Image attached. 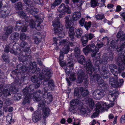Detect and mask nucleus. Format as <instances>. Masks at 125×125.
<instances>
[{
  "mask_svg": "<svg viewBox=\"0 0 125 125\" xmlns=\"http://www.w3.org/2000/svg\"><path fill=\"white\" fill-rule=\"evenodd\" d=\"M19 61L21 62L24 65L19 64L17 66V68L21 70L23 73L21 75V79L19 78L18 75L21 74L18 70H13L10 76L13 78L15 77L14 79V83L17 85L21 86L23 84H26L28 83L29 76H31L32 73H35L38 74L40 72L41 69L37 68L36 63L35 62H30L25 57H18Z\"/></svg>",
  "mask_w": 125,
  "mask_h": 125,
  "instance_id": "1",
  "label": "nucleus"
},
{
  "mask_svg": "<svg viewBox=\"0 0 125 125\" xmlns=\"http://www.w3.org/2000/svg\"><path fill=\"white\" fill-rule=\"evenodd\" d=\"M97 57H95L94 58V59L95 60V65L94 66L92 67V64L91 62L89 59L86 62L85 65V68L86 69V73L89 74L90 76L91 77L90 78V81L91 80H93L94 79L93 78V75H92L93 73L92 70H93L94 72L95 73H98L100 74L101 72V70L99 68L100 66L101 65L104 64V65L106 64L108 62V60L109 59L110 61H112L113 58V54L112 52L109 53V56L104 57L102 60H100V54H99Z\"/></svg>",
  "mask_w": 125,
  "mask_h": 125,
  "instance_id": "2",
  "label": "nucleus"
},
{
  "mask_svg": "<svg viewBox=\"0 0 125 125\" xmlns=\"http://www.w3.org/2000/svg\"><path fill=\"white\" fill-rule=\"evenodd\" d=\"M109 71L107 67L103 66L100 73V75L101 77L98 74L95 73L94 74L93 76V78L94 79V80H96L99 86L101 88L103 87V88L105 90L107 89V88H108V86L106 83L104 82V80L101 78L103 77L104 79L108 78L109 77Z\"/></svg>",
  "mask_w": 125,
  "mask_h": 125,
  "instance_id": "3",
  "label": "nucleus"
},
{
  "mask_svg": "<svg viewBox=\"0 0 125 125\" xmlns=\"http://www.w3.org/2000/svg\"><path fill=\"white\" fill-rule=\"evenodd\" d=\"M48 89L46 87L43 88L42 91L40 90H38L33 93L32 95L36 101H39L41 100H45L44 98L47 99V101L50 103L53 100V97L50 92H47Z\"/></svg>",
  "mask_w": 125,
  "mask_h": 125,
  "instance_id": "4",
  "label": "nucleus"
},
{
  "mask_svg": "<svg viewBox=\"0 0 125 125\" xmlns=\"http://www.w3.org/2000/svg\"><path fill=\"white\" fill-rule=\"evenodd\" d=\"M17 85L14 83V81L13 83L11 84L6 85L4 88L3 91H2L3 86L2 84H0V95H3L5 97H6L11 95L10 91H11L13 93H16L17 92V90L16 86Z\"/></svg>",
  "mask_w": 125,
  "mask_h": 125,
  "instance_id": "5",
  "label": "nucleus"
},
{
  "mask_svg": "<svg viewBox=\"0 0 125 125\" xmlns=\"http://www.w3.org/2000/svg\"><path fill=\"white\" fill-rule=\"evenodd\" d=\"M66 23L65 26L67 29L69 28L68 33L69 36L70 38V40L73 42H71L70 43V45L71 46H73L74 44H76V40H75L74 37V28L71 26V25H73V23L72 22V21L70 20L69 18L68 17H66L65 20Z\"/></svg>",
  "mask_w": 125,
  "mask_h": 125,
  "instance_id": "6",
  "label": "nucleus"
},
{
  "mask_svg": "<svg viewBox=\"0 0 125 125\" xmlns=\"http://www.w3.org/2000/svg\"><path fill=\"white\" fill-rule=\"evenodd\" d=\"M32 15L34 16V17L36 19V20L34 21L30 17H26L25 21L27 22H30L29 26L31 28H34L37 26L36 29L38 31L41 30L40 24L43 21V20L39 18L38 16Z\"/></svg>",
  "mask_w": 125,
  "mask_h": 125,
  "instance_id": "7",
  "label": "nucleus"
},
{
  "mask_svg": "<svg viewBox=\"0 0 125 125\" xmlns=\"http://www.w3.org/2000/svg\"><path fill=\"white\" fill-rule=\"evenodd\" d=\"M46 103L45 100H41L39 102L38 106L40 110H42V115L43 118L42 123L43 124H45L46 119L50 114V110L48 107H45Z\"/></svg>",
  "mask_w": 125,
  "mask_h": 125,
  "instance_id": "8",
  "label": "nucleus"
},
{
  "mask_svg": "<svg viewBox=\"0 0 125 125\" xmlns=\"http://www.w3.org/2000/svg\"><path fill=\"white\" fill-rule=\"evenodd\" d=\"M68 41L66 40H63L60 42L59 43V45H61L62 46H64L63 47V51H61L59 58L60 61H62L63 58L64 54L68 53L69 51V49H70L69 46V44H68Z\"/></svg>",
  "mask_w": 125,
  "mask_h": 125,
  "instance_id": "9",
  "label": "nucleus"
},
{
  "mask_svg": "<svg viewBox=\"0 0 125 125\" xmlns=\"http://www.w3.org/2000/svg\"><path fill=\"white\" fill-rule=\"evenodd\" d=\"M56 19H57V20L56 21H55V22L53 23L52 24L54 27V32L55 34H58L60 38H62L64 35V33L63 32H62L63 28L61 26H60V21L58 19V17L55 19V20Z\"/></svg>",
  "mask_w": 125,
  "mask_h": 125,
  "instance_id": "10",
  "label": "nucleus"
},
{
  "mask_svg": "<svg viewBox=\"0 0 125 125\" xmlns=\"http://www.w3.org/2000/svg\"><path fill=\"white\" fill-rule=\"evenodd\" d=\"M83 52L86 55H87L88 53L90 52L94 53L93 54V56L96 57L97 56L96 54V53L99 51V50L96 48V46L94 44H92L90 45L87 46L85 48L83 49Z\"/></svg>",
  "mask_w": 125,
  "mask_h": 125,
  "instance_id": "11",
  "label": "nucleus"
},
{
  "mask_svg": "<svg viewBox=\"0 0 125 125\" xmlns=\"http://www.w3.org/2000/svg\"><path fill=\"white\" fill-rule=\"evenodd\" d=\"M26 6L28 7H26V10L29 13L31 14L32 15H35L39 12V9L35 8L33 5L30 4V0H23Z\"/></svg>",
  "mask_w": 125,
  "mask_h": 125,
  "instance_id": "12",
  "label": "nucleus"
},
{
  "mask_svg": "<svg viewBox=\"0 0 125 125\" xmlns=\"http://www.w3.org/2000/svg\"><path fill=\"white\" fill-rule=\"evenodd\" d=\"M52 70L49 69H43L42 73H40L39 78L41 80L44 79L46 81L49 80L52 76Z\"/></svg>",
  "mask_w": 125,
  "mask_h": 125,
  "instance_id": "13",
  "label": "nucleus"
},
{
  "mask_svg": "<svg viewBox=\"0 0 125 125\" xmlns=\"http://www.w3.org/2000/svg\"><path fill=\"white\" fill-rule=\"evenodd\" d=\"M28 45L27 43L24 41H22L21 43V48H25V49L22 51H21L22 55L21 57H25L26 56L31 57L30 55L31 53V50L30 48L27 47Z\"/></svg>",
  "mask_w": 125,
  "mask_h": 125,
  "instance_id": "14",
  "label": "nucleus"
},
{
  "mask_svg": "<svg viewBox=\"0 0 125 125\" xmlns=\"http://www.w3.org/2000/svg\"><path fill=\"white\" fill-rule=\"evenodd\" d=\"M80 101L78 99H75L73 100L70 102L71 106L69 108V111L73 114L76 113L78 109Z\"/></svg>",
  "mask_w": 125,
  "mask_h": 125,
  "instance_id": "15",
  "label": "nucleus"
},
{
  "mask_svg": "<svg viewBox=\"0 0 125 125\" xmlns=\"http://www.w3.org/2000/svg\"><path fill=\"white\" fill-rule=\"evenodd\" d=\"M102 89H96L94 90L93 93V96L95 99L98 100L104 97V90H107L108 87L107 88V89H104L103 87H102Z\"/></svg>",
  "mask_w": 125,
  "mask_h": 125,
  "instance_id": "16",
  "label": "nucleus"
},
{
  "mask_svg": "<svg viewBox=\"0 0 125 125\" xmlns=\"http://www.w3.org/2000/svg\"><path fill=\"white\" fill-rule=\"evenodd\" d=\"M117 42L116 40H113L111 41L110 44L112 48L113 49H116L117 51L118 52H124L125 51V44L124 43L122 44L119 48L116 45ZM122 53V52H121Z\"/></svg>",
  "mask_w": 125,
  "mask_h": 125,
  "instance_id": "17",
  "label": "nucleus"
},
{
  "mask_svg": "<svg viewBox=\"0 0 125 125\" xmlns=\"http://www.w3.org/2000/svg\"><path fill=\"white\" fill-rule=\"evenodd\" d=\"M104 109V107L102 106L100 103H98L95 105V112L91 116V118H94L97 117L99 114V112L101 111L103 112Z\"/></svg>",
  "mask_w": 125,
  "mask_h": 125,
  "instance_id": "18",
  "label": "nucleus"
},
{
  "mask_svg": "<svg viewBox=\"0 0 125 125\" xmlns=\"http://www.w3.org/2000/svg\"><path fill=\"white\" fill-rule=\"evenodd\" d=\"M42 118L41 112L38 110L34 112L32 115V120L35 123H37L41 120Z\"/></svg>",
  "mask_w": 125,
  "mask_h": 125,
  "instance_id": "19",
  "label": "nucleus"
},
{
  "mask_svg": "<svg viewBox=\"0 0 125 125\" xmlns=\"http://www.w3.org/2000/svg\"><path fill=\"white\" fill-rule=\"evenodd\" d=\"M58 10L60 12H63L68 14H70L71 12L70 8L68 5H65L64 3H62L58 8Z\"/></svg>",
  "mask_w": 125,
  "mask_h": 125,
  "instance_id": "20",
  "label": "nucleus"
},
{
  "mask_svg": "<svg viewBox=\"0 0 125 125\" xmlns=\"http://www.w3.org/2000/svg\"><path fill=\"white\" fill-rule=\"evenodd\" d=\"M123 55V58L119 57V59H120L121 61H118V64L119 65V70L120 71H121L125 68V50Z\"/></svg>",
  "mask_w": 125,
  "mask_h": 125,
  "instance_id": "21",
  "label": "nucleus"
},
{
  "mask_svg": "<svg viewBox=\"0 0 125 125\" xmlns=\"http://www.w3.org/2000/svg\"><path fill=\"white\" fill-rule=\"evenodd\" d=\"M18 44H14L13 46V49H10L9 51L11 53L15 55L20 54L21 56V52H21V49L18 46Z\"/></svg>",
  "mask_w": 125,
  "mask_h": 125,
  "instance_id": "22",
  "label": "nucleus"
},
{
  "mask_svg": "<svg viewBox=\"0 0 125 125\" xmlns=\"http://www.w3.org/2000/svg\"><path fill=\"white\" fill-rule=\"evenodd\" d=\"M73 64L71 62H68L67 66L66 68L65 69V72L66 73V75L67 76H69L70 72L72 71L73 69Z\"/></svg>",
  "mask_w": 125,
  "mask_h": 125,
  "instance_id": "23",
  "label": "nucleus"
},
{
  "mask_svg": "<svg viewBox=\"0 0 125 125\" xmlns=\"http://www.w3.org/2000/svg\"><path fill=\"white\" fill-rule=\"evenodd\" d=\"M118 78L117 77H110L109 79V83L112 86L114 87H116L119 85V82H118Z\"/></svg>",
  "mask_w": 125,
  "mask_h": 125,
  "instance_id": "24",
  "label": "nucleus"
},
{
  "mask_svg": "<svg viewBox=\"0 0 125 125\" xmlns=\"http://www.w3.org/2000/svg\"><path fill=\"white\" fill-rule=\"evenodd\" d=\"M34 34L36 35L35 36V37L34 38V42L35 43L37 44L40 42L42 39L41 34L38 31H35L34 32Z\"/></svg>",
  "mask_w": 125,
  "mask_h": 125,
  "instance_id": "25",
  "label": "nucleus"
},
{
  "mask_svg": "<svg viewBox=\"0 0 125 125\" xmlns=\"http://www.w3.org/2000/svg\"><path fill=\"white\" fill-rule=\"evenodd\" d=\"M84 73L83 70L81 69L78 71L77 74L78 75V81L79 83H81L83 81L84 79Z\"/></svg>",
  "mask_w": 125,
  "mask_h": 125,
  "instance_id": "26",
  "label": "nucleus"
},
{
  "mask_svg": "<svg viewBox=\"0 0 125 125\" xmlns=\"http://www.w3.org/2000/svg\"><path fill=\"white\" fill-rule=\"evenodd\" d=\"M80 89H79L78 88H76L74 90V96L76 99H78L79 101H80V97H81V92L80 91Z\"/></svg>",
  "mask_w": 125,
  "mask_h": 125,
  "instance_id": "27",
  "label": "nucleus"
},
{
  "mask_svg": "<svg viewBox=\"0 0 125 125\" xmlns=\"http://www.w3.org/2000/svg\"><path fill=\"white\" fill-rule=\"evenodd\" d=\"M81 14L80 11L74 12L72 16V18L73 20L76 21L81 18Z\"/></svg>",
  "mask_w": 125,
  "mask_h": 125,
  "instance_id": "28",
  "label": "nucleus"
},
{
  "mask_svg": "<svg viewBox=\"0 0 125 125\" xmlns=\"http://www.w3.org/2000/svg\"><path fill=\"white\" fill-rule=\"evenodd\" d=\"M77 58V59L78 62L81 64L84 65L85 67V65L86 62L85 63L86 61V59L84 56L83 55H81L80 56H79L78 58Z\"/></svg>",
  "mask_w": 125,
  "mask_h": 125,
  "instance_id": "29",
  "label": "nucleus"
},
{
  "mask_svg": "<svg viewBox=\"0 0 125 125\" xmlns=\"http://www.w3.org/2000/svg\"><path fill=\"white\" fill-rule=\"evenodd\" d=\"M119 57H118L117 59V62L116 63L117 64V65H118V71H117L115 70V69H113V70H110L111 72L114 75V76H115V77H117V74H118V72L120 73H121V72H122L123 71H124L125 69L123 70H122L121 71H120L119 70V65H118V61H120V62L121 61L120 60V59H119ZM115 70L116 69H115Z\"/></svg>",
  "mask_w": 125,
  "mask_h": 125,
  "instance_id": "30",
  "label": "nucleus"
},
{
  "mask_svg": "<svg viewBox=\"0 0 125 125\" xmlns=\"http://www.w3.org/2000/svg\"><path fill=\"white\" fill-rule=\"evenodd\" d=\"M83 31L81 28L75 30L74 35L77 38H80L82 35Z\"/></svg>",
  "mask_w": 125,
  "mask_h": 125,
  "instance_id": "31",
  "label": "nucleus"
},
{
  "mask_svg": "<svg viewBox=\"0 0 125 125\" xmlns=\"http://www.w3.org/2000/svg\"><path fill=\"white\" fill-rule=\"evenodd\" d=\"M32 94H32H31V95H29V96H25L22 102V104L25 105L26 104L29 103L30 102V98L33 99L35 100V99L33 98L34 97H33L32 96V97L31 96L32 95Z\"/></svg>",
  "mask_w": 125,
  "mask_h": 125,
  "instance_id": "32",
  "label": "nucleus"
},
{
  "mask_svg": "<svg viewBox=\"0 0 125 125\" xmlns=\"http://www.w3.org/2000/svg\"><path fill=\"white\" fill-rule=\"evenodd\" d=\"M83 103L80 101L78 106V110H80V112L82 114L84 115L86 113V111L85 109L83 108Z\"/></svg>",
  "mask_w": 125,
  "mask_h": 125,
  "instance_id": "33",
  "label": "nucleus"
},
{
  "mask_svg": "<svg viewBox=\"0 0 125 125\" xmlns=\"http://www.w3.org/2000/svg\"><path fill=\"white\" fill-rule=\"evenodd\" d=\"M13 28V27L11 26H9L7 27H5L4 29L5 33L9 35L12 32Z\"/></svg>",
  "mask_w": 125,
  "mask_h": 125,
  "instance_id": "34",
  "label": "nucleus"
},
{
  "mask_svg": "<svg viewBox=\"0 0 125 125\" xmlns=\"http://www.w3.org/2000/svg\"><path fill=\"white\" fill-rule=\"evenodd\" d=\"M87 104L89 105L90 108L93 109L94 106V103L93 99L91 98H89L87 100Z\"/></svg>",
  "mask_w": 125,
  "mask_h": 125,
  "instance_id": "35",
  "label": "nucleus"
},
{
  "mask_svg": "<svg viewBox=\"0 0 125 125\" xmlns=\"http://www.w3.org/2000/svg\"><path fill=\"white\" fill-rule=\"evenodd\" d=\"M16 25L15 27V30L16 31H20L22 28V24L21 21H17L16 22Z\"/></svg>",
  "mask_w": 125,
  "mask_h": 125,
  "instance_id": "36",
  "label": "nucleus"
},
{
  "mask_svg": "<svg viewBox=\"0 0 125 125\" xmlns=\"http://www.w3.org/2000/svg\"><path fill=\"white\" fill-rule=\"evenodd\" d=\"M116 37L118 38H121V41H124L125 40V34H123L121 31H119L117 33Z\"/></svg>",
  "mask_w": 125,
  "mask_h": 125,
  "instance_id": "37",
  "label": "nucleus"
},
{
  "mask_svg": "<svg viewBox=\"0 0 125 125\" xmlns=\"http://www.w3.org/2000/svg\"><path fill=\"white\" fill-rule=\"evenodd\" d=\"M81 95V97L85 96L87 95L88 94V91L87 90H85L83 87L80 88Z\"/></svg>",
  "mask_w": 125,
  "mask_h": 125,
  "instance_id": "38",
  "label": "nucleus"
},
{
  "mask_svg": "<svg viewBox=\"0 0 125 125\" xmlns=\"http://www.w3.org/2000/svg\"><path fill=\"white\" fill-rule=\"evenodd\" d=\"M88 40L86 34L82 37L81 41L82 43V45L83 46H86V43L88 42Z\"/></svg>",
  "mask_w": 125,
  "mask_h": 125,
  "instance_id": "39",
  "label": "nucleus"
},
{
  "mask_svg": "<svg viewBox=\"0 0 125 125\" xmlns=\"http://www.w3.org/2000/svg\"><path fill=\"white\" fill-rule=\"evenodd\" d=\"M9 12L8 10H1L0 11L1 17L5 18L9 15Z\"/></svg>",
  "mask_w": 125,
  "mask_h": 125,
  "instance_id": "40",
  "label": "nucleus"
},
{
  "mask_svg": "<svg viewBox=\"0 0 125 125\" xmlns=\"http://www.w3.org/2000/svg\"><path fill=\"white\" fill-rule=\"evenodd\" d=\"M48 85L49 88H51L52 90H53L54 88L55 85L54 81L52 79H51L49 81Z\"/></svg>",
  "mask_w": 125,
  "mask_h": 125,
  "instance_id": "41",
  "label": "nucleus"
},
{
  "mask_svg": "<svg viewBox=\"0 0 125 125\" xmlns=\"http://www.w3.org/2000/svg\"><path fill=\"white\" fill-rule=\"evenodd\" d=\"M22 92L24 94L25 96H28L31 95V94H32V93H31L29 92L28 87H25L24 88L23 91Z\"/></svg>",
  "mask_w": 125,
  "mask_h": 125,
  "instance_id": "42",
  "label": "nucleus"
},
{
  "mask_svg": "<svg viewBox=\"0 0 125 125\" xmlns=\"http://www.w3.org/2000/svg\"><path fill=\"white\" fill-rule=\"evenodd\" d=\"M19 37V33L18 32H14L10 36V38L11 39L14 40L18 38Z\"/></svg>",
  "mask_w": 125,
  "mask_h": 125,
  "instance_id": "43",
  "label": "nucleus"
},
{
  "mask_svg": "<svg viewBox=\"0 0 125 125\" xmlns=\"http://www.w3.org/2000/svg\"><path fill=\"white\" fill-rule=\"evenodd\" d=\"M3 59L5 62L7 63H8L10 62L8 55L4 53L2 55Z\"/></svg>",
  "mask_w": 125,
  "mask_h": 125,
  "instance_id": "44",
  "label": "nucleus"
},
{
  "mask_svg": "<svg viewBox=\"0 0 125 125\" xmlns=\"http://www.w3.org/2000/svg\"><path fill=\"white\" fill-rule=\"evenodd\" d=\"M91 22L90 21L89 22L85 21V22L84 26L86 30H88L91 27Z\"/></svg>",
  "mask_w": 125,
  "mask_h": 125,
  "instance_id": "45",
  "label": "nucleus"
},
{
  "mask_svg": "<svg viewBox=\"0 0 125 125\" xmlns=\"http://www.w3.org/2000/svg\"><path fill=\"white\" fill-rule=\"evenodd\" d=\"M62 0H55V1L51 5V8H53L62 2Z\"/></svg>",
  "mask_w": 125,
  "mask_h": 125,
  "instance_id": "46",
  "label": "nucleus"
},
{
  "mask_svg": "<svg viewBox=\"0 0 125 125\" xmlns=\"http://www.w3.org/2000/svg\"><path fill=\"white\" fill-rule=\"evenodd\" d=\"M96 43L97 44L96 46V48H98V49L102 47L104 45L103 42L100 40H97Z\"/></svg>",
  "mask_w": 125,
  "mask_h": 125,
  "instance_id": "47",
  "label": "nucleus"
},
{
  "mask_svg": "<svg viewBox=\"0 0 125 125\" xmlns=\"http://www.w3.org/2000/svg\"><path fill=\"white\" fill-rule=\"evenodd\" d=\"M74 53L76 58H78L80 53V50L79 48L76 47L75 48Z\"/></svg>",
  "mask_w": 125,
  "mask_h": 125,
  "instance_id": "48",
  "label": "nucleus"
},
{
  "mask_svg": "<svg viewBox=\"0 0 125 125\" xmlns=\"http://www.w3.org/2000/svg\"><path fill=\"white\" fill-rule=\"evenodd\" d=\"M90 3L91 6L92 7L94 8L97 6H98V0L91 1Z\"/></svg>",
  "mask_w": 125,
  "mask_h": 125,
  "instance_id": "49",
  "label": "nucleus"
},
{
  "mask_svg": "<svg viewBox=\"0 0 125 125\" xmlns=\"http://www.w3.org/2000/svg\"><path fill=\"white\" fill-rule=\"evenodd\" d=\"M95 17L97 20H101L105 18L104 14H97L95 16Z\"/></svg>",
  "mask_w": 125,
  "mask_h": 125,
  "instance_id": "50",
  "label": "nucleus"
},
{
  "mask_svg": "<svg viewBox=\"0 0 125 125\" xmlns=\"http://www.w3.org/2000/svg\"><path fill=\"white\" fill-rule=\"evenodd\" d=\"M105 0H98V6L101 7L104 6Z\"/></svg>",
  "mask_w": 125,
  "mask_h": 125,
  "instance_id": "51",
  "label": "nucleus"
},
{
  "mask_svg": "<svg viewBox=\"0 0 125 125\" xmlns=\"http://www.w3.org/2000/svg\"><path fill=\"white\" fill-rule=\"evenodd\" d=\"M21 95L20 93H18L16 94H14L13 98L14 100H20L21 98V96H20Z\"/></svg>",
  "mask_w": 125,
  "mask_h": 125,
  "instance_id": "52",
  "label": "nucleus"
},
{
  "mask_svg": "<svg viewBox=\"0 0 125 125\" xmlns=\"http://www.w3.org/2000/svg\"><path fill=\"white\" fill-rule=\"evenodd\" d=\"M37 77L35 75H33L32 76L31 78V81L33 83H37L38 82Z\"/></svg>",
  "mask_w": 125,
  "mask_h": 125,
  "instance_id": "53",
  "label": "nucleus"
},
{
  "mask_svg": "<svg viewBox=\"0 0 125 125\" xmlns=\"http://www.w3.org/2000/svg\"><path fill=\"white\" fill-rule=\"evenodd\" d=\"M18 13L19 17L22 19L25 18L26 17V13L23 11L19 12Z\"/></svg>",
  "mask_w": 125,
  "mask_h": 125,
  "instance_id": "54",
  "label": "nucleus"
},
{
  "mask_svg": "<svg viewBox=\"0 0 125 125\" xmlns=\"http://www.w3.org/2000/svg\"><path fill=\"white\" fill-rule=\"evenodd\" d=\"M118 95V92L116 91L114 93L111 94V95L114 101L115 100V99H116L117 98Z\"/></svg>",
  "mask_w": 125,
  "mask_h": 125,
  "instance_id": "55",
  "label": "nucleus"
},
{
  "mask_svg": "<svg viewBox=\"0 0 125 125\" xmlns=\"http://www.w3.org/2000/svg\"><path fill=\"white\" fill-rule=\"evenodd\" d=\"M33 1L35 3L42 6L44 5V1L43 0H33Z\"/></svg>",
  "mask_w": 125,
  "mask_h": 125,
  "instance_id": "56",
  "label": "nucleus"
},
{
  "mask_svg": "<svg viewBox=\"0 0 125 125\" xmlns=\"http://www.w3.org/2000/svg\"><path fill=\"white\" fill-rule=\"evenodd\" d=\"M6 120L10 124L13 123L14 122V121L13 119H12V117L8 116H7L6 118Z\"/></svg>",
  "mask_w": 125,
  "mask_h": 125,
  "instance_id": "57",
  "label": "nucleus"
},
{
  "mask_svg": "<svg viewBox=\"0 0 125 125\" xmlns=\"http://www.w3.org/2000/svg\"><path fill=\"white\" fill-rule=\"evenodd\" d=\"M85 19L84 18H82L79 21V23L81 27H83L85 23Z\"/></svg>",
  "mask_w": 125,
  "mask_h": 125,
  "instance_id": "58",
  "label": "nucleus"
},
{
  "mask_svg": "<svg viewBox=\"0 0 125 125\" xmlns=\"http://www.w3.org/2000/svg\"><path fill=\"white\" fill-rule=\"evenodd\" d=\"M34 85L33 84H31L29 85L28 89L29 92L31 93V92H32L34 90Z\"/></svg>",
  "mask_w": 125,
  "mask_h": 125,
  "instance_id": "59",
  "label": "nucleus"
},
{
  "mask_svg": "<svg viewBox=\"0 0 125 125\" xmlns=\"http://www.w3.org/2000/svg\"><path fill=\"white\" fill-rule=\"evenodd\" d=\"M83 3L82 0H79L75 3L74 4H76L78 7H80Z\"/></svg>",
  "mask_w": 125,
  "mask_h": 125,
  "instance_id": "60",
  "label": "nucleus"
},
{
  "mask_svg": "<svg viewBox=\"0 0 125 125\" xmlns=\"http://www.w3.org/2000/svg\"><path fill=\"white\" fill-rule=\"evenodd\" d=\"M26 38V36L24 33H21L20 34V39L21 40L23 41L25 40Z\"/></svg>",
  "mask_w": 125,
  "mask_h": 125,
  "instance_id": "61",
  "label": "nucleus"
},
{
  "mask_svg": "<svg viewBox=\"0 0 125 125\" xmlns=\"http://www.w3.org/2000/svg\"><path fill=\"white\" fill-rule=\"evenodd\" d=\"M16 7L17 9L21 10L22 9V3L21 2H18L16 5Z\"/></svg>",
  "mask_w": 125,
  "mask_h": 125,
  "instance_id": "62",
  "label": "nucleus"
},
{
  "mask_svg": "<svg viewBox=\"0 0 125 125\" xmlns=\"http://www.w3.org/2000/svg\"><path fill=\"white\" fill-rule=\"evenodd\" d=\"M9 45L7 44L5 46V48L4 49V51L6 53H8L9 52V49L10 47Z\"/></svg>",
  "mask_w": 125,
  "mask_h": 125,
  "instance_id": "63",
  "label": "nucleus"
},
{
  "mask_svg": "<svg viewBox=\"0 0 125 125\" xmlns=\"http://www.w3.org/2000/svg\"><path fill=\"white\" fill-rule=\"evenodd\" d=\"M8 35L5 33L2 35L1 36V38L3 40H6L8 38Z\"/></svg>",
  "mask_w": 125,
  "mask_h": 125,
  "instance_id": "64",
  "label": "nucleus"
}]
</instances>
